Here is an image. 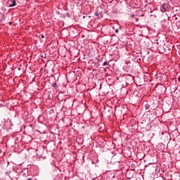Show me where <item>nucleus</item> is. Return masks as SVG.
Returning a JSON list of instances; mask_svg holds the SVG:
<instances>
[{
  "label": "nucleus",
  "mask_w": 180,
  "mask_h": 180,
  "mask_svg": "<svg viewBox=\"0 0 180 180\" xmlns=\"http://www.w3.org/2000/svg\"><path fill=\"white\" fill-rule=\"evenodd\" d=\"M11 2H12V4H9V6H8L9 8H12L13 6H16V1L13 0Z\"/></svg>",
  "instance_id": "nucleus-1"
},
{
  "label": "nucleus",
  "mask_w": 180,
  "mask_h": 180,
  "mask_svg": "<svg viewBox=\"0 0 180 180\" xmlns=\"http://www.w3.org/2000/svg\"><path fill=\"white\" fill-rule=\"evenodd\" d=\"M41 39H44V35H41Z\"/></svg>",
  "instance_id": "nucleus-4"
},
{
  "label": "nucleus",
  "mask_w": 180,
  "mask_h": 180,
  "mask_svg": "<svg viewBox=\"0 0 180 180\" xmlns=\"http://www.w3.org/2000/svg\"><path fill=\"white\" fill-rule=\"evenodd\" d=\"M108 64H109V63H108V61H105V62L103 63V65H108Z\"/></svg>",
  "instance_id": "nucleus-2"
},
{
  "label": "nucleus",
  "mask_w": 180,
  "mask_h": 180,
  "mask_svg": "<svg viewBox=\"0 0 180 180\" xmlns=\"http://www.w3.org/2000/svg\"><path fill=\"white\" fill-rule=\"evenodd\" d=\"M27 180H32V179H31V178H29V179H27Z\"/></svg>",
  "instance_id": "nucleus-5"
},
{
  "label": "nucleus",
  "mask_w": 180,
  "mask_h": 180,
  "mask_svg": "<svg viewBox=\"0 0 180 180\" xmlns=\"http://www.w3.org/2000/svg\"><path fill=\"white\" fill-rule=\"evenodd\" d=\"M115 33H119V30H118V29H116V30H115Z\"/></svg>",
  "instance_id": "nucleus-3"
}]
</instances>
